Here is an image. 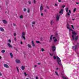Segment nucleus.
I'll return each mask as SVG.
<instances>
[{
    "instance_id": "nucleus-1",
    "label": "nucleus",
    "mask_w": 79,
    "mask_h": 79,
    "mask_svg": "<svg viewBox=\"0 0 79 79\" xmlns=\"http://www.w3.org/2000/svg\"><path fill=\"white\" fill-rule=\"evenodd\" d=\"M72 34H73V35L72 36L73 40H74L75 41L77 40V39H78V36H76V35L77 34V33H76V31H73L72 32Z\"/></svg>"
},
{
    "instance_id": "nucleus-2",
    "label": "nucleus",
    "mask_w": 79,
    "mask_h": 79,
    "mask_svg": "<svg viewBox=\"0 0 79 79\" xmlns=\"http://www.w3.org/2000/svg\"><path fill=\"white\" fill-rule=\"evenodd\" d=\"M57 63L59 65H60L61 66H62V64H61V60L58 56H57Z\"/></svg>"
},
{
    "instance_id": "nucleus-3",
    "label": "nucleus",
    "mask_w": 79,
    "mask_h": 79,
    "mask_svg": "<svg viewBox=\"0 0 79 79\" xmlns=\"http://www.w3.org/2000/svg\"><path fill=\"white\" fill-rule=\"evenodd\" d=\"M25 32H22L21 36H22V37L23 38L24 40H26V38L25 37Z\"/></svg>"
},
{
    "instance_id": "nucleus-4",
    "label": "nucleus",
    "mask_w": 79,
    "mask_h": 79,
    "mask_svg": "<svg viewBox=\"0 0 79 79\" xmlns=\"http://www.w3.org/2000/svg\"><path fill=\"white\" fill-rule=\"evenodd\" d=\"M56 21H59L60 19V15H57L56 16Z\"/></svg>"
},
{
    "instance_id": "nucleus-5",
    "label": "nucleus",
    "mask_w": 79,
    "mask_h": 79,
    "mask_svg": "<svg viewBox=\"0 0 79 79\" xmlns=\"http://www.w3.org/2000/svg\"><path fill=\"white\" fill-rule=\"evenodd\" d=\"M56 50V47L55 46L52 47V52H55Z\"/></svg>"
},
{
    "instance_id": "nucleus-6",
    "label": "nucleus",
    "mask_w": 79,
    "mask_h": 79,
    "mask_svg": "<svg viewBox=\"0 0 79 79\" xmlns=\"http://www.w3.org/2000/svg\"><path fill=\"white\" fill-rule=\"evenodd\" d=\"M7 45H8V47H9L10 48H12V47H13V46H12V45H11L9 43H7Z\"/></svg>"
},
{
    "instance_id": "nucleus-7",
    "label": "nucleus",
    "mask_w": 79,
    "mask_h": 79,
    "mask_svg": "<svg viewBox=\"0 0 79 79\" xmlns=\"http://www.w3.org/2000/svg\"><path fill=\"white\" fill-rule=\"evenodd\" d=\"M59 13L60 14H61V15H63V9H61L60 11L59 12Z\"/></svg>"
},
{
    "instance_id": "nucleus-8",
    "label": "nucleus",
    "mask_w": 79,
    "mask_h": 79,
    "mask_svg": "<svg viewBox=\"0 0 79 79\" xmlns=\"http://www.w3.org/2000/svg\"><path fill=\"white\" fill-rule=\"evenodd\" d=\"M77 45H75L73 47V49L74 50H76V49L77 48Z\"/></svg>"
},
{
    "instance_id": "nucleus-9",
    "label": "nucleus",
    "mask_w": 79,
    "mask_h": 79,
    "mask_svg": "<svg viewBox=\"0 0 79 79\" xmlns=\"http://www.w3.org/2000/svg\"><path fill=\"white\" fill-rule=\"evenodd\" d=\"M15 62H16L17 64L20 63V60H15Z\"/></svg>"
},
{
    "instance_id": "nucleus-10",
    "label": "nucleus",
    "mask_w": 79,
    "mask_h": 79,
    "mask_svg": "<svg viewBox=\"0 0 79 79\" xmlns=\"http://www.w3.org/2000/svg\"><path fill=\"white\" fill-rule=\"evenodd\" d=\"M4 66L5 67V68H9V66L8 65V64H5L4 65Z\"/></svg>"
},
{
    "instance_id": "nucleus-11",
    "label": "nucleus",
    "mask_w": 79,
    "mask_h": 79,
    "mask_svg": "<svg viewBox=\"0 0 79 79\" xmlns=\"http://www.w3.org/2000/svg\"><path fill=\"white\" fill-rule=\"evenodd\" d=\"M2 22H3L4 24H6L7 23V21H6V20H2Z\"/></svg>"
},
{
    "instance_id": "nucleus-12",
    "label": "nucleus",
    "mask_w": 79,
    "mask_h": 79,
    "mask_svg": "<svg viewBox=\"0 0 79 79\" xmlns=\"http://www.w3.org/2000/svg\"><path fill=\"white\" fill-rule=\"evenodd\" d=\"M25 67H24V66L23 65L21 67V69L23 71H24L25 69Z\"/></svg>"
},
{
    "instance_id": "nucleus-13",
    "label": "nucleus",
    "mask_w": 79,
    "mask_h": 79,
    "mask_svg": "<svg viewBox=\"0 0 79 79\" xmlns=\"http://www.w3.org/2000/svg\"><path fill=\"white\" fill-rule=\"evenodd\" d=\"M31 43L32 44V45L33 47L35 46V44H34V41H31Z\"/></svg>"
},
{
    "instance_id": "nucleus-14",
    "label": "nucleus",
    "mask_w": 79,
    "mask_h": 79,
    "mask_svg": "<svg viewBox=\"0 0 79 79\" xmlns=\"http://www.w3.org/2000/svg\"><path fill=\"white\" fill-rule=\"evenodd\" d=\"M0 31H2V32H3V31H4V29L2 27H0Z\"/></svg>"
},
{
    "instance_id": "nucleus-15",
    "label": "nucleus",
    "mask_w": 79,
    "mask_h": 79,
    "mask_svg": "<svg viewBox=\"0 0 79 79\" xmlns=\"http://www.w3.org/2000/svg\"><path fill=\"white\" fill-rule=\"evenodd\" d=\"M53 23H54V21L53 20H52L50 22V24L51 25H52L53 24Z\"/></svg>"
},
{
    "instance_id": "nucleus-16",
    "label": "nucleus",
    "mask_w": 79,
    "mask_h": 79,
    "mask_svg": "<svg viewBox=\"0 0 79 79\" xmlns=\"http://www.w3.org/2000/svg\"><path fill=\"white\" fill-rule=\"evenodd\" d=\"M33 24H35V22H32V24L31 25V26L32 27H34V26Z\"/></svg>"
},
{
    "instance_id": "nucleus-17",
    "label": "nucleus",
    "mask_w": 79,
    "mask_h": 79,
    "mask_svg": "<svg viewBox=\"0 0 79 79\" xmlns=\"http://www.w3.org/2000/svg\"><path fill=\"white\" fill-rule=\"evenodd\" d=\"M43 10V7L42 6V5H41V6L40 7V11H42Z\"/></svg>"
},
{
    "instance_id": "nucleus-18",
    "label": "nucleus",
    "mask_w": 79,
    "mask_h": 79,
    "mask_svg": "<svg viewBox=\"0 0 79 79\" xmlns=\"http://www.w3.org/2000/svg\"><path fill=\"white\" fill-rule=\"evenodd\" d=\"M28 3L29 5H31V0H29L28 1Z\"/></svg>"
},
{
    "instance_id": "nucleus-19",
    "label": "nucleus",
    "mask_w": 79,
    "mask_h": 79,
    "mask_svg": "<svg viewBox=\"0 0 79 79\" xmlns=\"http://www.w3.org/2000/svg\"><path fill=\"white\" fill-rule=\"evenodd\" d=\"M40 40H41V41H43V40H44V38L41 37L40 38Z\"/></svg>"
},
{
    "instance_id": "nucleus-20",
    "label": "nucleus",
    "mask_w": 79,
    "mask_h": 79,
    "mask_svg": "<svg viewBox=\"0 0 79 79\" xmlns=\"http://www.w3.org/2000/svg\"><path fill=\"white\" fill-rule=\"evenodd\" d=\"M10 55L11 56V58H13V54L11 53H10Z\"/></svg>"
},
{
    "instance_id": "nucleus-21",
    "label": "nucleus",
    "mask_w": 79,
    "mask_h": 79,
    "mask_svg": "<svg viewBox=\"0 0 79 79\" xmlns=\"http://www.w3.org/2000/svg\"><path fill=\"white\" fill-rule=\"evenodd\" d=\"M27 46L28 47H29V48H32V47H31V45L29 44H28Z\"/></svg>"
},
{
    "instance_id": "nucleus-22",
    "label": "nucleus",
    "mask_w": 79,
    "mask_h": 79,
    "mask_svg": "<svg viewBox=\"0 0 79 79\" xmlns=\"http://www.w3.org/2000/svg\"><path fill=\"white\" fill-rule=\"evenodd\" d=\"M55 73H56V76H59V75H58V74L57 73V72H56V71L55 72Z\"/></svg>"
},
{
    "instance_id": "nucleus-23",
    "label": "nucleus",
    "mask_w": 79,
    "mask_h": 79,
    "mask_svg": "<svg viewBox=\"0 0 79 79\" xmlns=\"http://www.w3.org/2000/svg\"><path fill=\"white\" fill-rule=\"evenodd\" d=\"M73 31V32H74V31L73 30V29H69V32H70V31Z\"/></svg>"
},
{
    "instance_id": "nucleus-24",
    "label": "nucleus",
    "mask_w": 79,
    "mask_h": 79,
    "mask_svg": "<svg viewBox=\"0 0 79 79\" xmlns=\"http://www.w3.org/2000/svg\"><path fill=\"white\" fill-rule=\"evenodd\" d=\"M5 50H3L2 51H1V52L2 53H5Z\"/></svg>"
},
{
    "instance_id": "nucleus-25",
    "label": "nucleus",
    "mask_w": 79,
    "mask_h": 79,
    "mask_svg": "<svg viewBox=\"0 0 79 79\" xmlns=\"http://www.w3.org/2000/svg\"><path fill=\"white\" fill-rule=\"evenodd\" d=\"M20 19H23V15H20Z\"/></svg>"
},
{
    "instance_id": "nucleus-26",
    "label": "nucleus",
    "mask_w": 79,
    "mask_h": 79,
    "mask_svg": "<svg viewBox=\"0 0 79 79\" xmlns=\"http://www.w3.org/2000/svg\"><path fill=\"white\" fill-rule=\"evenodd\" d=\"M49 55H50L51 56H53V55H54V53L51 54V53H50Z\"/></svg>"
},
{
    "instance_id": "nucleus-27",
    "label": "nucleus",
    "mask_w": 79,
    "mask_h": 79,
    "mask_svg": "<svg viewBox=\"0 0 79 79\" xmlns=\"http://www.w3.org/2000/svg\"><path fill=\"white\" fill-rule=\"evenodd\" d=\"M66 12H68V8H66Z\"/></svg>"
},
{
    "instance_id": "nucleus-28",
    "label": "nucleus",
    "mask_w": 79,
    "mask_h": 79,
    "mask_svg": "<svg viewBox=\"0 0 79 79\" xmlns=\"http://www.w3.org/2000/svg\"><path fill=\"white\" fill-rule=\"evenodd\" d=\"M27 9H26V8H24V9H23V11H24L25 12H26V10H27Z\"/></svg>"
},
{
    "instance_id": "nucleus-29",
    "label": "nucleus",
    "mask_w": 79,
    "mask_h": 79,
    "mask_svg": "<svg viewBox=\"0 0 79 79\" xmlns=\"http://www.w3.org/2000/svg\"><path fill=\"white\" fill-rule=\"evenodd\" d=\"M29 12H30V9H29V8L28 9L27 12L28 13H29Z\"/></svg>"
},
{
    "instance_id": "nucleus-30",
    "label": "nucleus",
    "mask_w": 79,
    "mask_h": 79,
    "mask_svg": "<svg viewBox=\"0 0 79 79\" xmlns=\"http://www.w3.org/2000/svg\"><path fill=\"white\" fill-rule=\"evenodd\" d=\"M41 50L42 52H44V48H42L41 49Z\"/></svg>"
},
{
    "instance_id": "nucleus-31",
    "label": "nucleus",
    "mask_w": 79,
    "mask_h": 79,
    "mask_svg": "<svg viewBox=\"0 0 79 79\" xmlns=\"http://www.w3.org/2000/svg\"><path fill=\"white\" fill-rule=\"evenodd\" d=\"M57 40H57V39H56L54 40V42H56Z\"/></svg>"
},
{
    "instance_id": "nucleus-32",
    "label": "nucleus",
    "mask_w": 79,
    "mask_h": 79,
    "mask_svg": "<svg viewBox=\"0 0 79 79\" xmlns=\"http://www.w3.org/2000/svg\"><path fill=\"white\" fill-rule=\"evenodd\" d=\"M36 43L37 44H40V42L39 41H36Z\"/></svg>"
},
{
    "instance_id": "nucleus-33",
    "label": "nucleus",
    "mask_w": 79,
    "mask_h": 79,
    "mask_svg": "<svg viewBox=\"0 0 79 79\" xmlns=\"http://www.w3.org/2000/svg\"><path fill=\"white\" fill-rule=\"evenodd\" d=\"M62 77H63V79H69L67 78H66V77H64V76H63Z\"/></svg>"
},
{
    "instance_id": "nucleus-34",
    "label": "nucleus",
    "mask_w": 79,
    "mask_h": 79,
    "mask_svg": "<svg viewBox=\"0 0 79 79\" xmlns=\"http://www.w3.org/2000/svg\"><path fill=\"white\" fill-rule=\"evenodd\" d=\"M71 26L72 27L73 29H74V26H73V25H71Z\"/></svg>"
},
{
    "instance_id": "nucleus-35",
    "label": "nucleus",
    "mask_w": 79,
    "mask_h": 79,
    "mask_svg": "<svg viewBox=\"0 0 79 79\" xmlns=\"http://www.w3.org/2000/svg\"><path fill=\"white\" fill-rule=\"evenodd\" d=\"M52 38H50V40L49 41V42H52Z\"/></svg>"
},
{
    "instance_id": "nucleus-36",
    "label": "nucleus",
    "mask_w": 79,
    "mask_h": 79,
    "mask_svg": "<svg viewBox=\"0 0 79 79\" xmlns=\"http://www.w3.org/2000/svg\"><path fill=\"white\" fill-rule=\"evenodd\" d=\"M33 3H34L35 4V3H36V1H35V0H34Z\"/></svg>"
},
{
    "instance_id": "nucleus-37",
    "label": "nucleus",
    "mask_w": 79,
    "mask_h": 79,
    "mask_svg": "<svg viewBox=\"0 0 79 79\" xmlns=\"http://www.w3.org/2000/svg\"><path fill=\"white\" fill-rule=\"evenodd\" d=\"M8 42L9 43H11V40H9Z\"/></svg>"
},
{
    "instance_id": "nucleus-38",
    "label": "nucleus",
    "mask_w": 79,
    "mask_h": 79,
    "mask_svg": "<svg viewBox=\"0 0 79 79\" xmlns=\"http://www.w3.org/2000/svg\"><path fill=\"white\" fill-rule=\"evenodd\" d=\"M76 11V8H75L73 10V12H75Z\"/></svg>"
},
{
    "instance_id": "nucleus-39",
    "label": "nucleus",
    "mask_w": 79,
    "mask_h": 79,
    "mask_svg": "<svg viewBox=\"0 0 79 79\" xmlns=\"http://www.w3.org/2000/svg\"><path fill=\"white\" fill-rule=\"evenodd\" d=\"M55 35H56V36L57 37H58V33H56Z\"/></svg>"
},
{
    "instance_id": "nucleus-40",
    "label": "nucleus",
    "mask_w": 79,
    "mask_h": 79,
    "mask_svg": "<svg viewBox=\"0 0 79 79\" xmlns=\"http://www.w3.org/2000/svg\"><path fill=\"white\" fill-rule=\"evenodd\" d=\"M24 74L25 76H27V74L26 73V72L24 73Z\"/></svg>"
},
{
    "instance_id": "nucleus-41",
    "label": "nucleus",
    "mask_w": 79,
    "mask_h": 79,
    "mask_svg": "<svg viewBox=\"0 0 79 79\" xmlns=\"http://www.w3.org/2000/svg\"><path fill=\"white\" fill-rule=\"evenodd\" d=\"M53 58L55 60H56V56H54Z\"/></svg>"
},
{
    "instance_id": "nucleus-42",
    "label": "nucleus",
    "mask_w": 79,
    "mask_h": 79,
    "mask_svg": "<svg viewBox=\"0 0 79 79\" xmlns=\"http://www.w3.org/2000/svg\"><path fill=\"white\" fill-rule=\"evenodd\" d=\"M67 16H70V14H69V13L68 12L67 13Z\"/></svg>"
},
{
    "instance_id": "nucleus-43",
    "label": "nucleus",
    "mask_w": 79,
    "mask_h": 79,
    "mask_svg": "<svg viewBox=\"0 0 79 79\" xmlns=\"http://www.w3.org/2000/svg\"><path fill=\"white\" fill-rule=\"evenodd\" d=\"M17 68V71H18V72H19V69H18V67H16Z\"/></svg>"
},
{
    "instance_id": "nucleus-44",
    "label": "nucleus",
    "mask_w": 79,
    "mask_h": 79,
    "mask_svg": "<svg viewBox=\"0 0 79 79\" xmlns=\"http://www.w3.org/2000/svg\"><path fill=\"white\" fill-rule=\"evenodd\" d=\"M44 11L45 12H47V9H44Z\"/></svg>"
},
{
    "instance_id": "nucleus-45",
    "label": "nucleus",
    "mask_w": 79,
    "mask_h": 79,
    "mask_svg": "<svg viewBox=\"0 0 79 79\" xmlns=\"http://www.w3.org/2000/svg\"><path fill=\"white\" fill-rule=\"evenodd\" d=\"M14 40H15V41H16V40H17V39H16V38H15Z\"/></svg>"
},
{
    "instance_id": "nucleus-46",
    "label": "nucleus",
    "mask_w": 79,
    "mask_h": 79,
    "mask_svg": "<svg viewBox=\"0 0 79 79\" xmlns=\"http://www.w3.org/2000/svg\"><path fill=\"white\" fill-rule=\"evenodd\" d=\"M34 68H36L37 67V65H34Z\"/></svg>"
},
{
    "instance_id": "nucleus-47",
    "label": "nucleus",
    "mask_w": 79,
    "mask_h": 79,
    "mask_svg": "<svg viewBox=\"0 0 79 79\" xmlns=\"http://www.w3.org/2000/svg\"><path fill=\"white\" fill-rule=\"evenodd\" d=\"M14 36H16V33H14Z\"/></svg>"
},
{
    "instance_id": "nucleus-48",
    "label": "nucleus",
    "mask_w": 79,
    "mask_h": 79,
    "mask_svg": "<svg viewBox=\"0 0 79 79\" xmlns=\"http://www.w3.org/2000/svg\"><path fill=\"white\" fill-rule=\"evenodd\" d=\"M53 35H51L50 38H52V37H53Z\"/></svg>"
},
{
    "instance_id": "nucleus-49",
    "label": "nucleus",
    "mask_w": 79,
    "mask_h": 79,
    "mask_svg": "<svg viewBox=\"0 0 79 79\" xmlns=\"http://www.w3.org/2000/svg\"><path fill=\"white\" fill-rule=\"evenodd\" d=\"M67 29H70V28H69V27H68V26H67Z\"/></svg>"
},
{
    "instance_id": "nucleus-50",
    "label": "nucleus",
    "mask_w": 79,
    "mask_h": 79,
    "mask_svg": "<svg viewBox=\"0 0 79 79\" xmlns=\"http://www.w3.org/2000/svg\"><path fill=\"white\" fill-rule=\"evenodd\" d=\"M0 76H2V73L0 72Z\"/></svg>"
},
{
    "instance_id": "nucleus-51",
    "label": "nucleus",
    "mask_w": 79,
    "mask_h": 79,
    "mask_svg": "<svg viewBox=\"0 0 79 79\" xmlns=\"http://www.w3.org/2000/svg\"><path fill=\"white\" fill-rule=\"evenodd\" d=\"M20 44L21 45H23V42H21Z\"/></svg>"
},
{
    "instance_id": "nucleus-52",
    "label": "nucleus",
    "mask_w": 79,
    "mask_h": 79,
    "mask_svg": "<svg viewBox=\"0 0 79 79\" xmlns=\"http://www.w3.org/2000/svg\"><path fill=\"white\" fill-rule=\"evenodd\" d=\"M55 6H58V5H57V4H55Z\"/></svg>"
},
{
    "instance_id": "nucleus-53",
    "label": "nucleus",
    "mask_w": 79,
    "mask_h": 79,
    "mask_svg": "<svg viewBox=\"0 0 79 79\" xmlns=\"http://www.w3.org/2000/svg\"><path fill=\"white\" fill-rule=\"evenodd\" d=\"M41 16H43V15H44V14H43V13H41Z\"/></svg>"
},
{
    "instance_id": "nucleus-54",
    "label": "nucleus",
    "mask_w": 79,
    "mask_h": 79,
    "mask_svg": "<svg viewBox=\"0 0 79 79\" xmlns=\"http://www.w3.org/2000/svg\"><path fill=\"white\" fill-rule=\"evenodd\" d=\"M58 2H61V0H59Z\"/></svg>"
},
{
    "instance_id": "nucleus-55",
    "label": "nucleus",
    "mask_w": 79,
    "mask_h": 79,
    "mask_svg": "<svg viewBox=\"0 0 79 79\" xmlns=\"http://www.w3.org/2000/svg\"><path fill=\"white\" fill-rule=\"evenodd\" d=\"M69 13H71V10H69Z\"/></svg>"
},
{
    "instance_id": "nucleus-56",
    "label": "nucleus",
    "mask_w": 79,
    "mask_h": 79,
    "mask_svg": "<svg viewBox=\"0 0 79 79\" xmlns=\"http://www.w3.org/2000/svg\"><path fill=\"white\" fill-rule=\"evenodd\" d=\"M36 79H39V78H38V77H36Z\"/></svg>"
},
{
    "instance_id": "nucleus-57",
    "label": "nucleus",
    "mask_w": 79,
    "mask_h": 79,
    "mask_svg": "<svg viewBox=\"0 0 79 79\" xmlns=\"http://www.w3.org/2000/svg\"><path fill=\"white\" fill-rule=\"evenodd\" d=\"M13 25H14V26H16V24H15V23H13Z\"/></svg>"
},
{
    "instance_id": "nucleus-58",
    "label": "nucleus",
    "mask_w": 79,
    "mask_h": 79,
    "mask_svg": "<svg viewBox=\"0 0 79 79\" xmlns=\"http://www.w3.org/2000/svg\"><path fill=\"white\" fill-rule=\"evenodd\" d=\"M65 6H62V7L63 8H64V7H65Z\"/></svg>"
},
{
    "instance_id": "nucleus-59",
    "label": "nucleus",
    "mask_w": 79,
    "mask_h": 79,
    "mask_svg": "<svg viewBox=\"0 0 79 79\" xmlns=\"http://www.w3.org/2000/svg\"><path fill=\"white\" fill-rule=\"evenodd\" d=\"M46 7H47V8H48V9H49V7H48V6H47Z\"/></svg>"
},
{
    "instance_id": "nucleus-60",
    "label": "nucleus",
    "mask_w": 79,
    "mask_h": 79,
    "mask_svg": "<svg viewBox=\"0 0 79 79\" xmlns=\"http://www.w3.org/2000/svg\"><path fill=\"white\" fill-rule=\"evenodd\" d=\"M76 4L78 5V4H79V2H76Z\"/></svg>"
},
{
    "instance_id": "nucleus-61",
    "label": "nucleus",
    "mask_w": 79,
    "mask_h": 79,
    "mask_svg": "<svg viewBox=\"0 0 79 79\" xmlns=\"http://www.w3.org/2000/svg\"><path fill=\"white\" fill-rule=\"evenodd\" d=\"M72 20H73V21H74V20H75V19H72Z\"/></svg>"
},
{
    "instance_id": "nucleus-62",
    "label": "nucleus",
    "mask_w": 79,
    "mask_h": 79,
    "mask_svg": "<svg viewBox=\"0 0 79 79\" xmlns=\"http://www.w3.org/2000/svg\"><path fill=\"white\" fill-rule=\"evenodd\" d=\"M55 38H56V37H53V39H55Z\"/></svg>"
},
{
    "instance_id": "nucleus-63",
    "label": "nucleus",
    "mask_w": 79,
    "mask_h": 79,
    "mask_svg": "<svg viewBox=\"0 0 79 79\" xmlns=\"http://www.w3.org/2000/svg\"><path fill=\"white\" fill-rule=\"evenodd\" d=\"M67 26L69 27V24H67Z\"/></svg>"
},
{
    "instance_id": "nucleus-64",
    "label": "nucleus",
    "mask_w": 79,
    "mask_h": 79,
    "mask_svg": "<svg viewBox=\"0 0 79 79\" xmlns=\"http://www.w3.org/2000/svg\"><path fill=\"white\" fill-rule=\"evenodd\" d=\"M2 59V57L0 56V60H1Z\"/></svg>"
}]
</instances>
